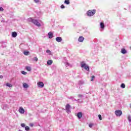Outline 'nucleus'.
Wrapping results in <instances>:
<instances>
[{
	"label": "nucleus",
	"mask_w": 131,
	"mask_h": 131,
	"mask_svg": "<svg viewBox=\"0 0 131 131\" xmlns=\"http://www.w3.org/2000/svg\"><path fill=\"white\" fill-rule=\"evenodd\" d=\"M81 67L82 68H84V69L87 71H90V67H89V66L86 65L84 62L83 61L81 63Z\"/></svg>",
	"instance_id": "f03ea898"
},
{
	"label": "nucleus",
	"mask_w": 131,
	"mask_h": 131,
	"mask_svg": "<svg viewBox=\"0 0 131 131\" xmlns=\"http://www.w3.org/2000/svg\"><path fill=\"white\" fill-rule=\"evenodd\" d=\"M19 112L20 114H24L25 111L24 110V108H23V107H19Z\"/></svg>",
	"instance_id": "0eeeda50"
},
{
	"label": "nucleus",
	"mask_w": 131,
	"mask_h": 131,
	"mask_svg": "<svg viewBox=\"0 0 131 131\" xmlns=\"http://www.w3.org/2000/svg\"><path fill=\"white\" fill-rule=\"evenodd\" d=\"M66 66H67V67H68V66H70V65H69V63H68V62L66 63Z\"/></svg>",
	"instance_id": "c9c22d12"
},
{
	"label": "nucleus",
	"mask_w": 131,
	"mask_h": 131,
	"mask_svg": "<svg viewBox=\"0 0 131 131\" xmlns=\"http://www.w3.org/2000/svg\"><path fill=\"white\" fill-rule=\"evenodd\" d=\"M28 22H32V23H33L36 26H38V27H40V24L38 23V21L36 19H33L31 18H29L28 19Z\"/></svg>",
	"instance_id": "f257e3e1"
},
{
	"label": "nucleus",
	"mask_w": 131,
	"mask_h": 131,
	"mask_svg": "<svg viewBox=\"0 0 131 131\" xmlns=\"http://www.w3.org/2000/svg\"><path fill=\"white\" fill-rule=\"evenodd\" d=\"M121 88H122V89H124L125 88V84H124V83L121 84Z\"/></svg>",
	"instance_id": "4be33fe9"
},
{
	"label": "nucleus",
	"mask_w": 131,
	"mask_h": 131,
	"mask_svg": "<svg viewBox=\"0 0 131 131\" xmlns=\"http://www.w3.org/2000/svg\"><path fill=\"white\" fill-rule=\"evenodd\" d=\"M26 69L28 71H31V68L30 67H26Z\"/></svg>",
	"instance_id": "f3484780"
},
{
	"label": "nucleus",
	"mask_w": 131,
	"mask_h": 131,
	"mask_svg": "<svg viewBox=\"0 0 131 131\" xmlns=\"http://www.w3.org/2000/svg\"><path fill=\"white\" fill-rule=\"evenodd\" d=\"M46 52H47V53H48V54H51V51H50V50H47V51H46Z\"/></svg>",
	"instance_id": "2f4dec72"
},
{
	"label": "nucleus",
	"mask_w": 131,
	"mask_h": 131,
	"mask_svg": "<svg viewBox=\"0 0 131 131\" xmlns=\"http://www.w3.org/2000/svg\"><path fill=\"white\" fill-rule=\"evenodd\" d=\"M30 126H31V127H32V126H33V123H30Z\"/></svg>",
	"instance_id": "72a5a7b5"
},
{
	"label": "nucleus",
	"mask_w": 131,
	"mask_h": 131,
	"mask_svg": "<svg viewBox=\"0 0 131 131\" xmlns=\"http://www.w3.org/2000/svg\"><path fill=\"white\" fill-rule=\"evenodd\" d=\"M66 110L67 111V113H70V105H69V104H67Z\"/></svg>",
	"instance_id": "39448f33"
},
{
	"label": "nucleus",
	"mask_w": 131,
	"mask_h": 131,
	"mask_svg": "<svg viewBox=\"0 0 131 131\" xmlns=\"http://www.w3.org/2000/svg\"><path fill=\"white\" fill-rule=\"evenodd\" d=\"M48 65H52L53 64V60H49L47 61Z\"/></svg>",
	"instance_id": "4468645a"
},
{
	"label": "nucleus",
	"mask_w": 131,
	"mask_h": 131,
	"mask_svg": "<svg viewBox=\"0 0 131 131\" xmlns=\"http://www.w3.org/2000/svg\"><path fill=\"white\" fill-rule=\"evenodd\" d=\"M25 129H26V130L28 131V130H29L30 128L28 126H26L25 127Z\"/></svg>",
	"instance_id": "a878e982"
},
{
	"label": "nucleus",
	"mask_w": 131,
	"mask_h": 131,
	"mask_svg": "<svg viewBox=\"0 0 131 131\" xmlns=\"http://www.w3.org/2000/svg\"><path fill=\"white\" fill-rule=\"evenodd\" d=\"M4 76H3V75H0V78H3Z\"/></svg>",
	"instance_id": "e433bc0d"
},
{
	"label": "nucleus",
	"mask_w": 131,
	"mask_h": 131,
	"mask_svg": "<svg viewBox=\"0 0 131 131\" xmlns=\"http://www.w3.org/2000/svg\"><path fill=\"white\" fill-rule=\"evenodd\" d=\"M19 131H22V130H19Z\"/></svg>",
	"instance_id": "4c0bfd02"
},
{
	"label": "nucleus",
	"mask_w": 131,
	"mask_h": 131,
	"mask_svg": "<svg viewBox=\"0 0 131 131\" xmlns=\"http://www.w3.org/2000/svg\"><path fill=\"white\" fill-rule=\"evenodd\" d=\"M130 50H131V47H130Z\"/></svg>",
	"instance_id": "58836bf2"
},
{
	"label": "nucleus",
	"mask_w": 131,
	"mask_h": 131,
	"mask_svg": "<svg viewBox=\"0 0 131 131\" xmlns=\"http://www.w3.org/2000/svg\"><path fill=\"white\" fill-rule=\"evenodd\" d=\"M56 40L57 42H61L62 41V38L61 37H57L56 38Z\"/></svg>",
	"instance_id": "6e6552de"
},
{
	"label": "nucleus",
	"mask_w": 131,
	"mask_h": 131,
	"mask_svg": "<svg viewBox=\"0 0 131 131\" xmlns=\"http://www.w3.org/2000/svg\"><path fill=\"white\" fill-rule=\"evenodd\" d=\"M6 86H9V88H12V84H10V83H6Z\"/></svg>",
	"instance_id": "aec40b11"
},
{
	"label": "nucleus",
	"mask_w": 131,
	"mask_h": 131,
	"mask_svg": "<svg viewBox=\"0 0 131 131\" xmlns=\"http://www.w3.org/2000/svg\"><path fill=\"white\" fill-rule=\"evenodd\" d=\"M24 55H25V56H28V55H29V52L28 51H25L24 52Z\"/></svg>",
	"instance_id": "6ab92c4d"
},
{
	"label": "nucleus",
	"mask_w": 131,
	"mask_h": 131,
	"mask_svg": "<svg viewBox=\"0 0 131 131\" xmlns=\"http://www.w3.org/2000/svg\"><path fill=\"white\" fill-rule=\"evenodd\" d=\"M121 53H122V54H126L127 52L126 50H125V49H122L121 50Z\"/></svg>",
	"instance_id": "ddd939ff"
},
{
	"label": "nucleus",
	"mask_w": 131,
	"mask_h": 131,
	"mask_svg": "<svg viewBox=\"0 0 131 131\" xmlns=\"http://www.w3.org/2000/svg\"><path fill=\"white\" fill-rule=\"evenodd\" d=\"M64 4L66 5H69V4H70V2H69V0H65Z\"/></svg>",
	"instance_id": "a211bd4d"
},
{
	"label": "nucleus",
	"mask_w": 131,
	"mask_h": 131,
	"mask_svg": "<svg viewBox=\"0 0 131 131\" xmlns=\"http://www.w3.org/2000/svg\"><path fill=\"white\" fill-rule=\"evenodd\" d=\"M98 117L100 120H102V116L101 115H99Z\"/></svg>",
	"instance_id": "393cba45"
},
{
	"label": "nucleus",
	"mask_w": 131,
	"mask_h": 131,
	"mask_svg": "<svg viewBox=\"0 0 131 131\" xmlns=\"http://www.w3.org/2000/svg\"><path fill=\"white\" fill-rule=\"evenodd\" d=\"M18 34H17V32H13L12 33V37H16Z\"/></svg>",
	"instance_id": "f8f14e48"
},
{
	"label": "nucleus",
	"mask_w": 131,
	"mask_h": 131,
	"mask_svg": "<svg viewBox=\"0 0 131 131\" xmlns=\"http://www.w3.org/2000/svg\"><path fill=\"white\" fill-rule=\"evenodd\" d=\"M37 85L39 88H43L45 86V84L42 82H38L37 83Z\"/></svg>",
	"instance_id": "423d86ee"
},
{
	"label": "nucleus",
	"mask_w": 131,
	"mask_h": 131,
	"mask_svg": "<svg viewBox=\"0 0 131 131\" xmlns=\"http://www.w3.org/2000/svg\"><path fill=\"white\" fill-rule=\"evenodd\" d=\"M60 7L61 9H64V8H65V6H64V5H62Z\"/></svg>",
	"instance_id": "473e14b6"
},
{
	"label": "nucleus",
	"mask_w": 131,
	"mask_h": 131,
	"mask_svg": "<svg viewBox=\"0 0 131 131\" xmlns=\"http://www.w3.org/2000/svg\"><path fill=\"white\" fill-rule=\"evenodd\" d=\"M21 74H24V75H26V74H27V72L24 71H21Z\"/></svg>",
	"instance_id": "5701e85b"
},
{
	"label": "nucleus",
	"mask_w": 131,
	"mask_h": 131,
	"mask_svg": "<svg viewBox=\"0 0 131 131\" xmlns=\"http://www.w3.org/2000/svg\"><path fill=\"white\" fill-rule=\"evenodd\" d=\"M77 117L78 118H79V119H80V118L82 117V114L81 113V112H79L77 114Z\"/></svg>",
	"instance_id": "1a4fd4ad"
},
{
	"label": "nucleus",
	"mask_w": 131,
	"mask_h": 131,
	"mask_svg": "<svg viewBox=\"0 0 131 131\" xmlns=\"http://www.w3.org/2000/svg\"><path fill=\"white\" fill-rule=\"evenodd\" d=\"M94 126V124H89V127H93Z\"/></svg>",
	"instance_id": "cd10ccee"
},
{
	"label": "nucleus",
	"mask_w": 131,
	"mask_h": 131,
	"mask_svg": "<svg viewBox=\"0 0 131 131\" xmlns=\"http://www.w3.org/2000/svg\"><path fill=\"white\" fill-rule=\"evenodd\" d=\"M100 27L102 29H104V28H105V25H104V23H100Z\"/></svg>",
	"instance_id": "2eb2a0df"
},
{
	"label": "nucleus",
	"mask_w": 131,
	"mask_h": 131,
	"mask_svg": "<svg viewBox=\"0 0 131 131\" xmlns=\"http://www.w3.org/2000/svg\"><path fill=\"white\" fill-rule=\"evenodd\" d=\"M3 11H4V8L0 7V12H2Z\"/></svg>",
	"instance_id": "7c9ffc66"
},
{
	"label": "nucleus",
	"mask_w": 131,
	"mask_h": 131,
	"mask_svg": "<svg viewBox=\"0 0 131 131\" xmlns=\"http://www.w3.org/2000/svg\"><path fill=\"white\" fill-rule=\"evenodd\" d=\"M23 87L25 89H27V88H28V84L26 83H24L23 84Z\"/></svg>",
	"instance_id": "dca6fc26"
},
{
	"label": "nucleus",
	"mask_w": 131,
	"mask_h": 131,
	"mask_svg": "<svg viewBox=\"0 0 131 131\" xmlns=\"http://www.w3.org/2000/svg\"><path fill=\"white\" fill-rule=\"evenodd\" d=\"M78 96H79L80 98H82V95H79Z\"/></svg>",
	"instance_id": "f704fd0d"
},
{
	"label": "nucleus",
	"mask_w": 131,
	"mask_h": 131,
	"mask_svg": "<svg viewBox=\"0 0 131 131\" xmlns=\"http://www.w3.org/2000/svg\"><path fill=\"white\" fill-rule=\"evenodd\" d=\"M128 120L130 122V121H131V117H130V116H128Z\"/></svg>",
	"instance_id": "bb28decb"
},
{
	"label": "nucleus",
	"mask_w": 131,
	"mask_h": 131,
	"mask_svg": "<svg viewBox=\"0 0 131 131\" xmlns=\"http://www.w3.org/2000/svg\"><path fill=\"white\" fill-rule=\"evenodd\" d=\"M48 36H49V38H53V33H52V32H50L48 33Z\"/></svg>",
	"instance_id": "9b49d317"
},
{
	"label": "nucleus",
	"mask_w": 131,
	"mask_h": 131,
	"mask_svg": "<svg viewBox=\"0 0 131 131\" xmlns=\"http://www.w3.org/2000/svg\"><path fill=\"white\" fill-rule=\"evenodd\" d=\"M35 3H36V4H40L41 3H40V1H39V0H34Z\"/></svg>",
	"instance_id": "412c9836"
},
{
	"label": "nucleus",
	"mask_w": 131,
	"mask_h": 131,
	"mask_svg": "<svg viewBox=\"0 0 131 131\" xmlns=\"http://www.w3.org/2000/svg\"><path fill=\"white\" fill-rule=\"evenodd\" d=\"M116 116H121L122 115V112L120 110H117L115 112Z\"/></svg>",
	"instance_id": "20e7f679"
},
{
	"label": "nucleus",
	"mask_w": 131,
	"mask_h": 131,
	"mask_svg": "<svg viewBox=\"0 0 131 131\" xmlns=\"http://www.w3.org/2000/svg\"><path fill=\"white\" fill-rule=\"evenodd\" d=\"M87 16H94L96 14V10H89L87 12Z\"/></svg>",
	"instance_id": "7ed1b4c3"
},
{
	"label": "nucleus",
	"mask_w": 131,
	"mask_h": 131,
	"mask_svg": "<svg viewBox=\"0 0 131 131\" xmlns=\"http://www.w3.org/2000/svg\"><path fill=\"white\" fill-rule=\"evenodd\" d=\"M84 39V38L82 36H80L78 38V41H80V42H82Z\"/></svg>",
	"instance_id": "9d476101"
},
{
	"label": "nucleus",
	"mask_w": 131,
	"mask_h": 131,
	"mask_svg": "<svg viewBox=\"0 0 131 131\" xmlns=\"http://www.w3.org/2000/svg\"><path fill=\"white\" fill-rule=\"evenodd\" d=\"M21 126L22 127H25V124L22 123V124H21Z\"/></svg>",
	"instance_id": "c756f323"
},
{
	"label": "nucleus",
	"mask_w": 131,
	"mask_h": 131,
	"mask_svg": "<svg viewBox=\"0 0 131 131\" xmlns=\"http://www.w3.org/2000/svg\"><path fill=\"white\" fill-rule=\"evenodd\" d=\"M95 76H93L92 79H91V81H93L94 80V79H95Z\"/></svg>",
	"instance_id": "c85d7f7f"
},
{
	"label": "nucleus",
	"mask_w": 131,
	"mask_h": 131,
	"mask_svg": "<svg viewBox=\"0 0 131 131\" xmlns=\"http://www.w3.org/2000/svg\"><path fill=\"white\" fill-rule=\"evenodd\" d=\"M33 61H36V62H37V61H38V58H37V57H34L33 59Z\"/></svg>",
	"instance_id": "b1692460"
}]
</instances>
